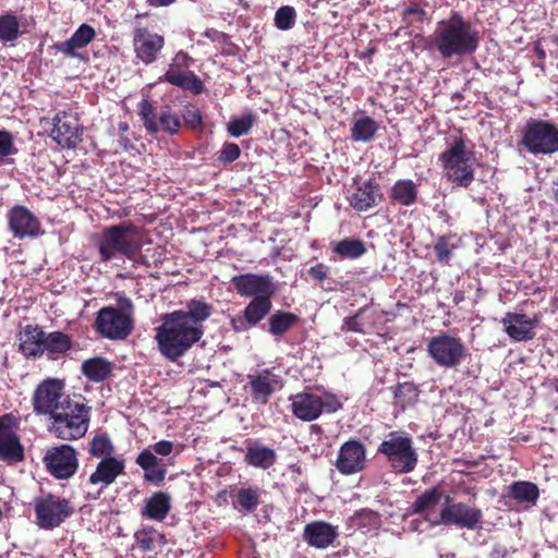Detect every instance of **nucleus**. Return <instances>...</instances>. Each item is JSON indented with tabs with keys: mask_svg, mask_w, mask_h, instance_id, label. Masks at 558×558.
Returning a JSON list of instances; mask_svg holds the SVG:
<instances>
[{
	"mask_svg": "<svg viewBox=\"0 0 558 558\" xmlns=\"http://www.w3.org/2000/svg\"><path fill=\"white\" fill-rule=\"evenodd\" d=\"M271 310V300L266 295L253 298L244 308V313L252 326L257 325Z\"/></svg>",
	"mask_w": 558,
	"mask_h": 558,
	"instance_id": "41",
	"label": "nucleus"
},
{
	"mask_svg": "<svg viewBox=\"0 0 558 558\" xmlns=\"http://www.w3.org/2000/svg\"><path fill=\"white\" fill-rule=\"evenodd\" d=\"M366 251L365 243L355 238H345L332 244V252L343 259H357Z\"/></svg>",
	"mask_w": 558,
	"mask_h": 558,
	"instance_id": "39",
	"label": "nucleus"
},
{
	"mask_svg": "<svg viewBox=\"0 0 558 558\" xmlns=\"http://www.w3.org/2000/svg\"><path fill=\"white\" fill-rule=\"evenodd\" d=\"M480 32L458 12L440 21L432 37V45L444 59L473 54L480 45Z\"/></svg>",
	"mask_w": 558,
	"mask_h": 558,
	"instance_id": "2",
	"label": "nucleus"
},
{
	"mask_svg": "<svg viewBox=\"0 0 558 558\" xmlns=\"http://www.w3.org/2000/svg\"><path fill=\"white\" fill-rule=\"evenodd\" d=\"M170 507V496L167 493L157 492L146 500L143 515L156 521H162L169 513Z\"/></svg>",
	"mask_w": 558,
	"mask_h": 558,
	"instance_id": "37",
	"label": "nucleus"
},
{
	"mask_svg": "<svg viewBox=\"0 0 558 558\" xmlns=\"http://www.w3.org/2000/svg\"><path fill=\"white\" fill-rule=\"evenodd\" d=\"M64 385L61 380L48 378L40 383L33 395V409L38 415H50L51 417L64 410L66 402H71L72 397L65 395Z\"/></svg>",
	"mask_w": 558,
	"mask_h": 558,
	"instance_id": "11",
	"label": "nucleus"
},
{
	"mask_svg": "<svg viewBox=\"0 0 558 558\" xmlns=\"http://www.w3.org/2000/svg\"><path fill=\"white\" fill-rule=\"evenodd\" d=\"M140 546L144 550H149L151 548V541L150 539H142L140 543Z\"/></svg>",
	"mask_w": 558,
	"mask_h": 558,
	"instance_id": "60",
	"label": "nucleus"
},
{
	"mask_svg": "<svg viewBox=\"0 0 558 558\" xmlns=\"http://www.w3.org/2000/svg\"><path fill=\"white\" fill-rule=\"evenodd\" d=\"M19 420L11 413L0 416V460L9 464L23 461L24 447L17 435Z\"/></svg>",
	"mask_w": 558,
	"mask_h": 558,
	"instance_id": "16",
	"label": "nucleus"
},
{
	"mask_svg": "<svg viewBox=\"0 0 558 558\" xmlns=\"http://www.w3.org/2000/svg\"><path fill=\"white\" fill-rule=\"evenodd\" d=\"M145 449L154 452L155 456H159L160 458L163 459L170 457L177 449V446L174 445V442L170 440H160L148 446Z\"/></svg>",
	"mask_w": 558,
	"mask_h": 558,
	"instance_id": "51",
	"label": "nucleus"
},
{
	"mask_svg": "<svg viewBox=\"0 0 558 558\" xmlns=\"http://www.w3.org/2000/svg\"><path fill=\"white\" fill-rule=\"evenodd\" d=\"M184 123L191 128L196 129L202 124V116L195 108H186L182 114Z\"/></svg>",
	"mask_w": 558,
	"mask_h": 558,
	"instance_id": "52",
	"label": "nucleus"
},
{
	"mask_svg": "<svg viewBox=\"0 0 558 558\" xmlns=\"http://www.w3.org/2000/svg\"><path fill=\"white\" fill-rule=\"evenodd\" d=\"M20 25L14 15L0 16V41L9 43L19 37Z\"/></svg>",
	"mask_w": 558,
	"mask_h": 558,
	"instance_id": "44",
	"label": "nucleus"
},
{
	"mask_svg": "<svg viewBox=\"0 0 558 558\" xmlns=\"http://www.w3.org/2000/svg\"><path fill=\"white\" fill-rule=\"evenodd\" d=\"M483 512L480 508L464 502H456L445 495L438 515L430 519L432 525H454L460 529L476 530L481 526Z\"/></svg>",
	"mask_w": 558,
	"mask_h": 558,
	"instance_id": "9",
	"label": "nucleus"
},
{
	"mask_svg": "<svg viewBox=\"0 0 558 558\" xmlns=\"http://www.w3.org/2000/svg\"><path fill=\"white\" fill-rule=\"evenodd\" d=\"M247 378L253 400L262 404H266L271 395L283 387L281 376L269 368L262 369L256 375H248Z\"/></svg>",
	"mask_w": 558,
	"mask_h": 558,
	"instance_id": "22",
	"label": "nucleus"
},
{
	"mask_svg": "<svg viewBox=\"0 0 558 558\" xmlns=\"http://www.w3.org/2000/svg\"><path fill=\"white\" fill-rule=\"evenodd\" d=\"M136 57L145 64H151L165 46V38L147 28H136L133 37Z\"/></svg>",
	"mask_w": 558,
	"mask_h": 558,
	"instance_id": "23",
	"label": "nucleus"
},
{
	"mask_svg": "<svg viewBox=\"0 0 558 558\" xmlns=\"http://www.w3.org/2000/svg\"><path fill=\"white\" fill-rule=\"evenodd\" d=\"M241 150L238 144L226 142L219 151V161L222 163H231L240 157Z\"/></svg>",
	"mask_w": 558,
	"mask_h": 558,
	"instance_id": "48",
	"label": "nucleus"
},
{
	"mask_svg": "<svg viewBox=\"0 0 558 558\" xmlns=\"http://www.w3.org/2000/svg\"><path fill=\"white\" fill-rule=\"evenodd\" d=\"M10 230L19 239L34 238L40 233L38 218L24 206H14L8 215Z\"/></svg>",
	"mask_w": 558,
	"mask_h": 558,
	"instance_id": "24",
	"label": "nucleus"
},
{
	"mask_svg": "<svg viewBox=\"0 0 558 558\" xmlns=\"http://www.w3.org/2000/svg\"><path fill=\"white\" fill-rule=\"evenodd\" d=\"M121 310L108 306L101 308L95 320L96 331L111 340L125 339L133 329V304L130 299H120Z\"/></svg>",
	"mask_w": 558,
	"mask_h": 558,
	"instance_id": "7",
	"label": "nucleus"
},
{
	"mask_svg": "<svg viewBox=\"0 0 558 558\" xmlns=\"http://www.w3.org/2000/svg\"><path fill=\"white\" fill-rule=\"evenodd\" d=\"M96 36L95 29L88 24H82L65 41L54 44V49L66 57L85 60L78 50L90 44Z\"/></svg>",
	"mask_w": 558,
	"mask_h": 558,
	"instance_id": "26",
	"label": "nucleus"
},
{
	"mask_svg": "<svg viewBox=\"0 0 558 558\" xmlns=\"http://www.w3.org/2000/svg\"><path fill=\"white\" fill-rule=\"evenodd\" d=\"M417 197L416 184L412 180H399L391 189V198L402 206H411Z\"/></svg>",
	"mask_w": 558,
	"mask_h": 558,
	"instance_id": "40",
	"label": "nucleus"
},
{
	"mask_svg": "<svg viewBox=\"0 0 558 558\" xmlns=\"http://www.w3.org/2000/svg\"><path fill=\"white\" fill-rule=\"evenodd\" d=\"M454 244L450 243V238L441 236L435 244L434 250L438 260L448 262L451 257V252Z\"/></svg>",
	"mask_w": 558,
	"mask_h": 558,
	"instance_id": "49",
	"label": "nucleus"
},
{
	"mask_svg": "<svg viewBox=\"0 0 558 558\" xmlns=\"http://www.w3.org/2000/svg\"><path fill=\"white\" fill-rule=\"evenodd\" d=\"M159 82L169 83L182 89L190 90L195 95H199L204 90V83L192 71L167 70L165 74L159 77Z\"/></svg>",
	"mask_w": 558,
	"mask_h": 558,
	"instance_id": "30",
	"label": "nucleus"
},
{
	"mask_svg": "<svg viewBox=\"0 0 558 558\" xmlns=\"http://www.w3.org/2000/svg\"><path fill=\"white\" fill-rule=\"evenodd\" d=\"M299 320V316L293 313L276 311L268 318V332L279 338L292 329Z\"/></svg>",
	"mask_w": 558,
	"mask_h": 558,
	"instance_id": "38",
	"label": "nucleus"
},
{
	"mask_svg": "<svg viewBox=\"0 0 558 558\" xmlns=\"http://www.w3.org/2000/svg\"><path fill=\"white\" fill-rule=\"evenodd\" d=\"M366 464V450L359 440H348L339 449L336 468L344 475L361 472Z\"/></svg>",
	"mask_w": 558,
	"mask_h": 558,
	"instance_id": "21",
	"label": "nucleus"
},
{
	"mask_svg": "<svg viewBox=\"0 0 558 558\" xmlns=\"http://www.w3.org/2000/svg\"><path fill=\"white\" fill-rule=\"evenodd\" d=\"M194 62L195 60L187 52L180 50L172 58L168 70L181 71L182 69H190Z\"/></svg>",
	"mask_w": 558,
	"mask_h": 558,
	"instance_id": "50",
	"label": "nucleus"
},
{
	"mask_svg": "<svg viewBox=\"0 0 558 558\" xmlns=\"http://www.w3.org/2000/svg\"><path fill=\"white\" fill-rule=\"evenodd\" d=\"M113 371L110 361L102 356H94L85 360L81 365L82 374L92 383H102L107 380Z\"/></svg>",
	"mask_w": 558,
	"mask_h": 558,
	"instance_id": "32",
	"label": "nucleus"
},
{
	"mask_svg": "<svg viewBox=\"0 0 558 558\" xmlns=\"http://www.w3.org/2000/svg\"><path fill=\"white\" fill-rule=\"evenodd\" d=\"M262 489L258 486L242 485L232 488L230 496L233 507L240 512H253L262 502Z\"/></svg>",
	"mask_w": 558,
	"mask_h": 558,
	"instance_id": "28",
	"label": "nucleus"
},
{
	"mask_svg": "<svg viewBox=\"0 0 558 558\" xmlns=\"http://www.w3.org/2000/svg\"><path fill=\"white\" fill-rule=\"evenodd\" d=\"M356 514L362 522H366L371 527H377L379 525V515L373 510L362 509Z\"/></svg>",
	"mask_w": 558,
	"mask_h": 558,
	"instance_id": "54",
	"label": "nucleus"
},
{
	"mask_svg": "<svg viewBox=\"0 0 558 558\" xmlns=\"http://www.w3.org/2000/svg\"><path fill=\"white\" fill-rule=\"evenodd\" d=\"M211 313L210 304L192 299L186 303L185 310L162 315L155 335L160 354L170 362L183 357L204 336L203 323Z\"/></svg>",
	"mask_w": 558,
	"mask_h": 558,
	"instance_id": "1",
	"label": "nucleus"
},
{
	"mask_svg": "<svg viewBox=\"0 0 558 558\" xmlns=\"http://www.w3.org/2000/svg\"><path fill=\"white\" fill-rule=\"evenodd\" d=\"M311 429H312L313 432H316V433H320V430H322L320 426H318V425H312V426H311Z\"/></svg>",
	"mask_w": 558,
	"mask_h": 558,
	"instance_id": "61",
	"label": "nucleus"
},
{
	"mask_svg": "<svg viewBox=\"0 0 558 558\" xmlns=\"http://www.w3.org/2000/svg\"><path fill=\"white\" fill-rule=\"evenodd\" d=\"M34 508L36 523L44 530L60 526L73 513L69 500L51 494L36 498Z\"/></svg>",
	"mask_w": 558,
	"mask_h": 558,
	"instance_id": "12",
	"label": "nucleus"
},
{
	"mask_svg": "<svg viewBox=\"0 0 558 558\" xmlns=\"http://www.w3.org/2000/svg\"><path fill=\"white\" fill-rule=\"evenodd\" d=\"M291 411L300 420L311 422L323 412L333 413L341 408L338 398L330 393L301 392L290 397Z\"/></svg>",
	"mask_w": 558,
	"mask_h": 558,
	"instance_id": "10",
	"label": "nucleus"
},
{
	"mask_svg": "<svg viewBox=\"0 0 558 558\" xmlns=\"http://www.w3.org/2000/svg\"><path fill=\"white\" fill-rule=\"evenodd\" d=\"M232 283L242 296L271 298L276 293V286L269 275L245 274L233 277Z\"/></svg>",
	"mask_w": 558,
	"mask_h": 558,
	"instance_id": "20",
	"label": "nucleus"
},
{
	"mask_svg": "<svg viewBox=\"0 0 558 558\" xmlns=\"http://www.w3.org/2000/svg\"><path fill=\"white\" fill-rule=\"evenodd\" d=\"M254 125V117L245 114L229 121L227 125L228 133L232 137H240L250 133Z\"/></svg>",
	"mask_w": 558,
	"mask_h": 558,
	"instance_id": "46",
	"label": "nucleus"
},
{
	"mask_svg": "<svg viewBox=\"0 0 558 558\" xmlns=\"http://www.w3.org/2000/svg\"><path fill=\"white\" fill-rule=\"evenodd\" d=\"M439 160L444 168L445 177L452 183L468 187L474 180V153L466 147L461 137H456L453 143L440 155Z\"/></svg>",
	"mask_w": 558,
	"mask_h": 558,
	"instance_id": "5",
	"label": "nucleus"
},
{
	"mask_svg": "<svg viewBox=\"0 0 558 558\" xmlns=\"http://www.w3.org/2000/svg\"><path fill=\"white\" fill-rule=\"evenodd\" d=\"M44 353L49 356L64 354L73 347L72 337L62 331H44Z\"/></svg>",
	"mask_w": 558,
	"mask_h": 558,
	"instance_id": "36",
	"label": "nucleus"
},
{
	"mask_svg": "<svg viewBox=\"0 0 558 558\" xmlns=\"http://www.w3.org/2000/svg\"><path fill=\"white\" fill-rule=\"evenodd\" d=\"M413 14L418 15L420 17H423V16H425L426 12L417 5H410L404 10V15H413Z\"/></svg>",
	"mask_w": 558,
	"mask_h": 558,
	"instance_id": "58",
	"label": "nucleus"
},
{
	"mask_svg": "<svg viewBox=\"0 0 558 558\" xmlns=\"http://www.w3.org/2000/svg\"><path fill=\"white\" fill-rule=\"evenodd\" d=\"M64 410L53 415L50 432L64 440H76L85 436L89 426L90 408L81 395H73Z\"/></svg>",
	"mask_w": 558,
	"mask_h": 558,
	"instance_id": "4",
	"label": "nucleus"
},
{
	"mask_svg": "<svg viewBox=\"0 0 558 558\" xmlns=\"http://www.w3.org/2000/svg\"><path fill=\"white\" fill-rule=\"evenodd\" d=\"M444 497L445 496L439 488L433 487L417 496L411 508L414 513L424 514L425 519L430 522V519H435V517L438 515L435 512V509Z\"/></svg>",
	"mask_w": 558,
	"mask_h": 558,
	"instance_id": "34",
	"label": "nucleus"
},
{
	"mask_svg": "<svg viewBox=\"0 0 558 558\" xmlns=\"http://www.w3.org/2000/svg\"><path fill=\"white\" fill-rule=\"evenodd\" d=\"M373 52V50L367 51V56L372 54Z\"/></svg>",
	"mask_w": 558,
	"mask_h": 558,
	"instance_id": "62",
	"label": "nucleus"
},
{
	"mask_svg": "<svg viewBox=\"0 0 558 558\" xmlns=\"http://www.w3.org/2000/svg\"><path fill=\"white\" fill-rule=\"evenodd\" d=\"M509 497L513 499L517 505L527 509L536 505L539 490L538 487L531 482H514L509 486Z\"/></svg>",
	"mask_w": 558,
	"mask_h": 558,
	"instance_id": "35",
	"label": "nucleus"
},
{
	"mask_svg": "<svg viewBox=\"0 0 558 558\" xmlns=\"http://www.w3.org/2000/svg\"><path fill=\"white\" fill-rule=\"evenodd\" d=\"M44 462L48 472L58 480L72 477L78 468L77 453L70 445L49 449L45 454Z\"/></svg>",
	"mask_w": 558,
	"mask_h": 558,
	"instance_id": "17",
	"label": "nucleus"
},
{
	"mask_svg": "<svg viewBox=\"0 0 558 558\" xmlns=\"http://www.w3.org/2000/svg\"><path fill=\"white\" fill-rule=\"evenodd\" d=\"M541 318L538 315L527 317L523 313H507L501 324L506 333L515 342H525L532 340L535 336V329L538 327Z\"/></svg>",
	"mask_w": 558,
	"mask_h": 558,
	"instance_id": "19",
	"label": "nucleus"
},
{
	"mask_svg": "<svg viewBox=\"0 0 558 558\" xmlns=\"http://www.w3.org/2000/svg\"><path fill=\"white\" fill-rule=\"evenodd\" d=\"M296 22V11L293 7H280L275 13V25L280 31L291 29Z\"/></svg>",
	"mask_w": 558,
	"mask_h": 558,
	"instance_id": "45",
	"label": "nucleus"
},
{
	"mask_svg": "<svg viewBox=\"0 0 558 558\" xmlns=\"http://www.w3.org/2000/svg\"><path fill=\"white\" fill-rule=\"evenodd\" d=\"M175 0H148V3L151 7H168L172 4Z\"/></svg>",
	"mask_w": 558,
	"mask_h": 558,
	"instance_id": "59",
	"label": "nucleus"
},
{
	"mask_svg": "<svg viewBox=\"0 0 558 558\" xmlns=\"http://www.w3.org/2000/svg\"><path fill=\"white\" fill-rule=\"evenodd\" d=\"M51 137L63 148H74L80 142L81 126L76 113L58 111L52 119Z\"/></svg>",
	"mask_w": 558,
	"mask_h": 558,
	"instance_id": "18",
	"label": "nucleus"
},
{
	"mask_svg": "<svg viewBox=\"0 0 558 558\" xmlns=\"http://www.w3.org/2000/svg\"><path fill=\"white\" fill-rule=\"evenodd\" d=\"M44 330L38 326L27 325L20 337V350L26 357L44 354Z\"/></svg>",
	"mask_w": 558,
	"mask_h": 558,
	"instance_id": "31",
	"label": "nucleus"
},
{
	"mask_svg": "<svg viewBox=\"0 0 558 558\" xmlns=\"http://www.w3.org/2000/svg\"><path fill=\"white\" fill-rule=\"evenodd\" d=\"M138 114L146 131L150 134L163 131L173 135L177 134L181 128L179 116L168 105L160 107L158 111L148 100L143 99L140 102Z\"/></svg>",
	"mask_w": 558,
	"mask_h": 558,
	"instance_id": "14",
	"label": "nucleus"
},
{
	"mask_svg": "<svg viewBox=\"0 0 558 558\" xmlns=\"http://www.w3.org/2000/svg\"><path fill=\"white\" fill-rule=\"evenodd\" d=\"M16 154L17 148L14 145L13 135L5 130H0V163L4 162L10 156Z\"/></svg>",
	"mask_w": 558,
	"mask_h": 558,
	"instance_id": "47",
	"label": "nucleus"
},
{
	"mask_svg": "<svg viewBox=\"0 0 558 558\" xmlns=\"http://www.w3.org/2000/svg\"><path fill=\"white\" fill-rule=\"evenodd\" d=\"M405 393L416 395L415 386L413 384H411V383L399 384L397 386V388H396V391H395L396 397H400V396L405 395Z\"/></svg>",
	"mask_w": 558,
	"mask_h": 558,
	"instance_id": "57",
	"label": "nucleus"
},
{
	"mask_svg": "<svg viewBox=\"0 0 558 558\" xmlns=\"http://www.w3.org/2000/svg\"><path fill=\"white\" fill-rule=\"evenodd\" d=\"M519 145L533 155H547L558 151V129L548 121L530 119L526 121Z\"/></svg>",
	"mask_w": 558,
	"mask_h": 558,
	"instance_id": "8",
	"label": "nucleus"
},
{
	"mask_svg": "<svg viewBox=\"0 0 558 558\" xmlns=\"http://www.w3.org/2000/svg\"><path fill=\"white\" fill-rule=\"evenodd\" d=\"M135 463L144 471V480L160 486L166 478L167 468L171 465L172 459H162L154 452L143 449L136 457Z\"/></svg>",
	"mask_w": 558,
	"mask_h": 558,
	"instance_id": "25",
	"label": "nucleus"
},
{
	"mask_svg": "<svg viewBox=\"0 0 558 558\" xmlns=\"http://www.w3.org/2000/svg\"><path fill=\"white\" fill-rule=\"evenodd\" d=\"M276 451L258 442H250L246 446L245 462L254 468L267 470L276 462Z\"/></svg>",
	"mask_w": 558,
	"mask_h": 558,
	"instance_id": "33",
	"label": "nucleus"
},
{
	"mask_svg": "<svg viewBox=\"0 0 558 558\" xmlns=\"http://www.w3.org/2000/svg\"><path fill=\"white\" fill-rule=\"evenodd\" d=\"M378 130V125L369 117H363L357 119L351 128V138L354 142L366 143L373 140L375 133Z\"/></svg>",
	"mask_w": 558,
	"mask_h": 558,
	"instance_id": "42",
	"label": "nucleus"
},
{
	"mask_svg": "<svg viewBox=\"0 0 558 558\" xmlns=\"http://www.w3.org/2000/svg\"><path fill=\"white\" fill-rule=\"evenodd\" d=\"M338 535V527L325 521H314L304 527V538L316 548H327Z\"/></svg>",
	"mask_w": 558,
	"mask_h": 558,
	"instance_id": "27",
	"label": "nucleus"
},
{
	"mask_svg": "<svg viewBox=\"0 0 558 558\" xmlns=\"http://www.w3.org/2000/svg\"><path fill=\"white\" fill-rule=\"evenodd\" d=\"M308 275L316 282H323L328 276V267L324 264H317L308 269Z\"/></svg>",
	"mask_w": 558,
	"mask_h": 558,
	"instance_id": "55",
	"label": "nucleus"
},
{
	"mask_svg": "<svg viewBox=\"0 0 558 558\" xmlns=\"http://www.w3.org/2000/svg\"><path fill=\"white\" fill-rule=\"evenodd\" d=\"M364 312V308H361L356 315L349 316L343 319V327L348 331L363 333L364 329L362 324L359 322V316Z\"/></svg>",
	"mask_w": 558,
	"mask_h": 558,
	"instance_id": "53",
	"label": "nucleus"
},
{
	"mask_svg": "<svg viewBox=\"0 0 558 558\" xmlns=\"http://www.w3.org/2000/svg\"><path fill=\"white\" fill-rule=\"evenodd\" d=\"M125 470L124 461L117 458L101 459L95 471L89 475L85 487L87 500H97L106 488L116 482Z\"/></svg>",
	"mask_w": 558,
	"mask_h": 558,
	"instance_id": "15",
	"label": "nucleus"
},
{
	"mask_svg": "<svg viewBox=\"0 0 558 558\" xmlns=\"http://www.w3.org/2000/svg\"><path fill=\"white\" fill-rule=\"evenodd\" d=\"M142 234L130 223L111 226L102 231L99 241L101 260L108 262L118 256L133 258L142 248Z\"/></svg>",
	"mask_w": 558,
	"mask_h": 558,
	"instance_id": "3",
	"label": "nucleus"
},
{
	"mask_svg": "<svg viewBox=\"0 0 558 558\" xmlns=\"http://www.w3.org/2000/svg\"><path fill=\"white\" fill-rule=\"evenodd\" d=\"M231 326L235 331H245L253 327L243 312V315H238L231 318Z\"/></svg>",
	"mask_w": 558,
	"mask_h": 558,
	"instance_id": "56",
	"label": "nucleus"
},
{
	"mask_svg": "<svg viewBox=\"0 0 558 558\" xmlns=\"http://www.w3.org/2000/svg\"><path fill=\"white\" fill-rule=\"evenodd\" d=\"M427 352L439 366L446 368L457 367L466 355L462 341L447 333L432 337L427 343Z\"/></svg>",
	"mask_w": 558,
	"mask_h": 558,
	"instance_id": "13",
	"label": "nucleus"
},
{
	"mask_svg": "<svg viewBox=\"0 0 558 558\" xmlns=\"http://www.w3.org/2000/svg\"><path fill=\"white\" fill-rule=\"evenodd\" d=\"M377 452L384 454L396 473H411L417 464V452L412 438L403 432H390L379 445Z\"/></svg>",
	"mask_w": 558,
	"mask_h": 558,
	"instance_id": "6",
	"label": "nucleus"
},
{
	"mask_svg": "<svg viewBox=\"0 0 558 558\" xmlns=\"http://www.w3.org/2000/svg\"><path fill=\"white\" fill-rule=\"evenodd\" d=\"M378 185L372 181L359 184L349 196L350 206L357 211H366L377 204L380 195L377 193Z\"/></svg>",
	"mask_w": 558,
	"mask_h": 558,
	"instance_id": "29",
	"label": "nucleus"
},
{
	"mask_svg": "<svg viewBox=\"0 0 558 558\" xmlns=\"http://www.w3.org/2000/svg\"><path fill=\"white\" fill-rule=\"evenodd\" d=\"M89 453L93 457L107 459L114 458V446L108 434H98L89 442Z\"/></svg>",
	"mask_w": 558,
	"mask_h": 558,
	"instance_id": "43",
	"label": "nucleus"
}]
</instances>
